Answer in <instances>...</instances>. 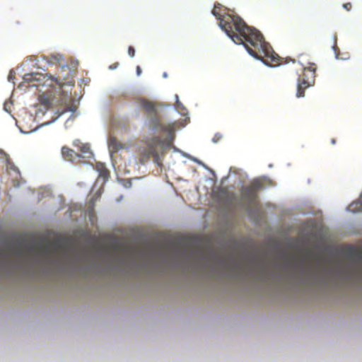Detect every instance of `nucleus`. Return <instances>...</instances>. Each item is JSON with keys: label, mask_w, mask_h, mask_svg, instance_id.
Segmentation results:
<instances>
[{"label": "nucleus", "mask_w": 362, "mask_h": 362, "mask_svg": "<svg viewBox=\"0 0 362 362\" xmlns=\"http://www.w3.org/2000/svg\"><path fill=\"white\" fill-rule=\"evenodd\" d=\"M39 101L41 104H43L45 105H48L51 103L49 98L44 95H39Z\"/></svg>", "instance_id": "ddd939ff"}, {"label": "nucleus", "mask_w": 362, "mask_h": 362, "mask_svg": "<svg viewBox=\"0 0 362 362\" xmlns=\"http://www.w3.org/2000/svg\"><path fill=\"white\" fill-rule=\"evenodd\" d=\"M250 186L252 187L253 190H255L257 193L259 190L263 188L264 187V182L262 180L257 178L253 180Z\"/></svg>", "instance_id": "9b49d317"}, {"label": "nucleus", "mask_w": 362, "mask_h": 362, "mask_svg": "<svg viewBox=\"0 0 362 362\" xmlns=\"http://www.w3.org/2000/svg\"><path fill=\"white\" fill-rule=\"evenodd\" d=\"M349 210L353 212L362 211V203L359 201L352 202L349 206Z\"/></svg>", "instance_id": "f8f14e48"}, {"label": "nucleus", "mask_w": 362, "mask_h": 362, "mask_svg": "<svg viewBox=\"0 0 362 362\" xmlns=\"http://www.w3.org/2000/svg\"><path fill=\"white\" fill-rule=\"evenodd\" d=\"M163 76H164L165 77H166V76H167V74H166L165 73H164V74H163Z\"/></svg>", "instance_id": "b1692460"}, {"label": "nucleus", "mask_w": 362, "mask_h": 362, "mask_svg": "<svg viewBox=\"0 0 362 362\" xmlns=\"http://www.w3.org/2000/svg\"><path fill=\"white\" fill-rule=\"evenodd\" d=\"M175 98H176V105H177V107H179V105H180V103L179 101L178 95H175Z\"/></svg>", "instance_id": "412c9836"}, {"label": "nucleus", "mask_w": 362, "mask_h": 362, "mask_svg": "<svg viewBox=\"0 0 362 362\" xmlns=\"http://www.w3.org/2000/svg\"><path fill=\"white\" fill-rule=\"evenodd\" d=\"M123 144L118 141L117 138L114 136L110 137L108 140V147L111 152L118 151L123 148Z\"/></svg>", "instance_id": "6e6552de"}, {"label": "nucleus", "mask_w": 362, "mask_h": 362, "mask_svg": "<svg viewBox=\"0 0 362 362\" xmlns=\"http://www.w3.org/2000/svg\"><path fill=\"white\" fill-rule=\"evenodd\" d=\"M316 65L315 63H308L303 66V74L299 75L297 83V97H303L305 90L313 86L316 76Z\"/></svg>", "instance_id": "7ed1b4c3"}, {"label": "nucleus", "mask_w": 362, "mask_h": 362, "mask_svg": "<svg viewBox=\"0 0 362 362\" xmlns=\"http://www.w3.org/2000/svg\"><path fill=\"white\" fill-rule=\"evenodd\" d=\"M141 73V67L139 66H137L136 67V74L138 76H139Z\"/></svg>", "instance_id": "aec40b11"}, {"label": "nucleus", "mask_w": 362, "mask_h": 362, "mask_svg": "<svg viewBox=\"0 0 362 362\" xmlns=\"http://www.w3.org/2000/svg\"><path fill=\"white\" fill-rule=\"evenodd\" d=\"M99 195H98L95 198L93 197L90 199V202L91 204L92 208H93L95 200L98 198Z\"/></svg>", "instance_id": "6ab92c4d"}, {"label": "nucleus", "mask_w": 362, "mask_h": 362, "mask_svg": "<svg viewBox=\"0 0 362 362\" xmlns=\"http://www.w3.org/2000/svg\"><path fill=\"white\" fill-rule=\"evenodd\" d=\"M343 7H344L345 9H346L347 11H350V10H351V7H352V6H351V3L347 2V3H344V4H343Z\"/></svg>", "instance_id": "a211bd4d"}, {"label": "nucleus", "mask_w": 362, "mask_h": 362, "mask_svg": "<svg viewBox=\"0 0 362 362\" xmlns=\"http://www.w3.org/2000/svg\"><path fill=\"white\" fill-rule=\"evenodd\" d=\"M75 146H77L81 153L83 154V157L84 158H90L93 156V153L90 149V146L88 144H82L78 141H75Z\"/></svg>", "instance_id": "0eeeda50"}, {"label": "nucleus", "mask_w": 362, "mask_h": 362, "mask_svg": "<svg viewBox=\"0 0 362 362\" xmlns=\"http://www.w3.org/2000/svg\"><path fill=\"white\" fill-rule=\"evenodd\" d=\"M62 154L64 159L72 162L78 160L81 157L80 154L66 146L62 147Z\"/></svg>", "instance_id": "39448f33"}, {"label": "nucleus", "mask_w": 362, "mask_h": 362, "mask_svg": "<svg viewBox=\"0 0 362 362\" xmlns=\"http://www.w3.org/2000/svg\"><path fill=\"white\" fill-rule=\"evenodd\" d=\"M331 143H332V144H336V139H334V138H333V139H332V140H331Z\"/></svg>", "instance_id": "5701e85b"}, {"label": "nucleus", "mask_w": 362, "mask_h": 362, "mask_svg": "<svg viewBox=\"0 0 362 362\" xmlns=\"http://www.w3.org/2000/svg\"><path fill=\"white\" fill-rule=\"evenodd\" d=\"M154 129L156 131L168 132L169 133V136L165 139H162L159 136H153L146 139V146H141L139 148V160L141 164L148 162L151 156H152L154 162L158 165H160V154L163 153L172 144L173 138L170 134L173 131V128L170 125L164 124L160 122V121L156 120Z\"/></svg>", "instance_id": "f03ea898"}, {"label": "nucleus", "mask_w": 362, "mask_h": 362, "mask_svg": "<svg viewBox=\"0 0 362 362\" xmlns=\"http://www.w3.org/2000/svg\"><path fill=\"white\" fill-rule=\"evenodd\" d=\"M62 59V55H61V54L52 55L50 62L59 63Z\"/></svg>", "instance_id": "2eb2a0df"}, {"label": "nucleus", "mask_w": 362, "mask_h": 362, "mask_svg": "<svg viewBox=\"0 0 362 362\" xmlns=\"http://www.w3.org/2000/svg\"><path fill=\"white\" fill-rule=\"evenodd\" d=\"M141 104L147 113L155 116L157 115V107L155 103L148 100H142Z\"/></svg>", "instance_id": "423d86ee"}, {"label": "nucleus", "mask_w": 362, "mask_h": 362, "mask_svg": "<svg viewBox=\"0 0 362 362\" xmlns=\"http://www.w3.org/2000/svg\"><path fill=\"white\" fill-rule=\"evenodd\" d=\"M347 253L350 257H354L358 255V250L354 247H349Z\"/></svg>", "instance_id": "4468645a"}, {"label": "nucleus", "mask_w": 362, "mask_h": 362, "mask_svg": "<svg viewBox=\"0 0 362 362\" xmlns=\"http://www.w3.org/2000/svg\"><path fill=\"white\" fill-rule=\"evenodd\" d=\"M23 78L28 83V86H53L54 84L62 86L65 83L61 79L52 75L38 72L25 74Z\"/></svg>", "instance_id": "20e7f679"}, {"label": "nucleus", "mask_w": 362, "mask_h": 362, "mask_svg": "<svg viewBox=\"0 0 362 362\" xmlns=\"http://www.w3.org/2000/svg\"><path fill=\"white\" fill-rule=\"evenodd\" d=\"M47 246L54 253L62 252L64 249L63 243L60 241L49 242L47 243Z\"/></svg>", "instance_id": "9d476101"}, {"label": "nucleus", "mask_w": 362, "mask_h": 362, "mask_svg": "<svg viewBox=\"0 0 362 362\" xmlns=\"http://www.w3.org/2000/svg\"><path fill=\"white\" fill-rule=\"evenodd\" d=\"M222 138V134L221 133H216L214 134V137L212 138V141L214 143H216L219 141Z\"/></svg>", "instance_id": "dca6fc26"}, {"label": "nucleus", "mask_w": 362, "mask_h": 362, "mask_svg": "<svg viewBox=\"0 0 362 362\" xmlns=\"http://www.w3.org/2000/svg\"><path fill=\"white\" fill-rule=\"evenodd\" d=\"M128 54L132 57L135 54V49L133 46H129L128 47Z\"/></svg>", "instance_id": "f3484780"}, {"label": "nucleus", "mask_w": 362, "mask_h": 362, "mask_svg": "<svg viewBox=\"0 0 362 362\" xmlns=\"http://www.w3.org/2000/svg\"><path fill=\"white\" fill-rule=\"evenodd\" d=\"M69 110L75 111L76 110V107L75 106H71V107H69Z\"/></svg>", "instance_id": "4be33fe9"}, {"label": "nucleus", "mask_w": 362, "mask_h": 362, "mask_svg": "<svg viewBox=\"0 0 362 362\" xmlns=\"http://www.w3.org/2000/svg\"><path fill=\"white\" fill-rule=\"evenodd\" d=\"M212 13L219 20L220 27L237 44H243L249 54L270 66H277L279 59L257 29L248 26L236 14L221 13V6L215 4Z\"/></svg>", "instance_id": "f257e3e1"}, {"label": "nucleus", "mask_w": 362, "mask_h": 362, "mask_svg": "<svg viewBox=\"0 0 362 362\" xmlns=\"http://www.w3.org/2000/svg\"><path fill=\"white\" fill-rule=\"evenodd\" d=\"M242 194L244 198L250 201H252L255 199L257 196V192L255 190H253L252 187L249 185L243 187Z\"/></svg>", "instance_id": "1a4fd4ad"}]
</instances>
